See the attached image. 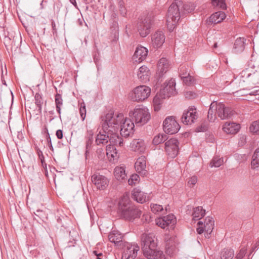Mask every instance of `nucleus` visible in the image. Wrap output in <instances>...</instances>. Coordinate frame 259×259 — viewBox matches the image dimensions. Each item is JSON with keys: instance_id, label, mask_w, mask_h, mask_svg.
Masks as SVG:
<instances>
[{"instance_id": "f257e3e1", "label": "nucleus", "mask_w": 259, "mask_h": 259, "mask_svg": "<svg viewBox=\"0 0 259 259\" xmlns=\"http://www.w3.org/2000/svg\"><path fill=\"white\" fill-rule=\"evenodd\" d=\"M122 117L121 114L114 115L112 112L106 114L102 119V132L100 131L96 138L97 145H105L109 142L119 147L123 146V139L118 134V121Z\"/></svg>"}, {"instance_id": "f03ea898", "label": "nucleus", "mask_w": 259, "mask_h": 259, "mask_svg": "<svg viewBox=\"0 0 259 259\" xmlns=\"http://www.w3.org/2000/svg\"><path fill=\"white\" fill-rule=\"evenodd\" d=\"M195 7L191 3L184 4L181 0H175L169 6L166 15V23L169 31H172L177 24L187 14L192 12Z\"/></svg>"}, {"instance_id": "7ed1b4c3", "label": "nucleus", "mask_w": 259, "mask_h": 259, "mask_svg": "<svg viewBox=\"0 0 259 259\" xmlns=\"http://www.w3.org/2000/svg\"><path fill=\"white\" fill-rule=\"evenodd\" d=\"M117 213L121 218L129 221H133L141 215V211L132 203L127 194H123L119 199Z\"/></svg>"}, {"instance_id": "20e7f679", "label": "nucleus", "mask_w": 259, "mask_h": 259, "mask_svg": "<svg viewBox=\"0 0 259 259\" xmlns=\"http://www.w3.org/2000/svg\"><path fill=\"white\" fill-rule=\"evenodd\" d=\"M175 85V80L173 78L164 83L159 92L156 94L153 99V103L155 110H158L159 109V106L162 103L163 100L168 98L176 94Z\"/></svg>"}, {"instance_id": "39448f33", "label": "nucleus", "mask_w": 259, "mask_h": 259, "mask_svg": "<svg viewBox=\"0 0 259 259\" xmlns=\"http://www.w3.org/2000/svg\"><path fill=\"white\" fill-rule=\"evenodd\" d=\"M129 116L138 125L146 124L150 118V114L147 108L144 107H137L129 113Z\"/></svg>"}, {"instance_id": "423d86ee", "label": "nucleus", "mask_w": 259, "mask_h": 259, "mask_svg": "<svg viewBox=\"0 0 259 259\" xmlns=\"http://www.w3.org/2000/svg\"><path fill=\"white\" fill-rule=\"evenodd\" d=\"M157 239L153 233L143 234L141 236L142 249L144 255L154 253L157 247Z\"/></svg>"}, {"instance_id": "0eeeda50", "label": "nucleus", "mask_w": 259, "mask_h": 259, "mask_svg": "<svg viewBox=\"0 0 259 259\" xmlns=\"http://www.w3.org/2000/svg\"><path fill=\"white\" fill-rule=\"evenodd\" d=\"M154 21V17L152 14L147 15L144 18H141L138 23V30L142 37H146L150 32Z\"/></svg>"}, {"instance_id": "6e6552de", "label": "nucleus", "mask_w": 259, "mask_h": 259, "mask_svg": "<svg viewBox=\"0 0 259 259\" xmlns=\"http://www.w3.org/2000/svg\"><path fill=\"white\" fill-rule=\"evenodd\" d=\"M117 114H121L122 117L118 121L119 127H120V135L121 137H128L132 135L134 131V121L131 119L124 118L123 115L122 113H118L114 114V115Z\"/></svg>"}, {"instance_id": "1a4fd4ad", "label": "nucleus", "mask_w": 259, "mask_h": 259, "mask_svg": "<svg viewBox=\"0 0 259 259\" xmlns=\"http://www.w3.org/2000/svg\"><path fill=\"white\" fill-rule=\"evenodd\" d=\"M151 89L146 85H140L135 88L131 95L134 101H142L146 99L150 95Z\"/></svg>"}, {"instance_id": "9d476101", "label": "nucleus", "mask_w": 259, "mask_h": 259, "mask_svg": "<svg viewBox=\"0 0 259 259\" xmlns=\"http://www.w3.org/2000/svg\"><path fill=\"white\" fill-rule=\"evenodd\" d=\"M163 128L166 134L172 135L179 131L180 126L174 117L169 116L163 121Z\"/></svg>"}, {"instance_id": "9b49d317", "label": "nucleus", "mask_w": 259, "mask_h": 259, "mask_svg": "<svg viewBox=\"0 0 259 259\" xmlns=\"http://www.w3.org/2000/svg\"><path fill=\"white\" fill-rule=\"evenodd\" d=\"M179 141L177 139L171 138L165 143V151L168 156L175 158L179 152Z\"/></svg>"}, {"instance_id": "f8f14e48", "label": "nucleus", "mask_w": 259, "mask_h": 259, "mask_svg": "<svg viewBox=\"0 0 259 259\" xmlns=\"http://www.w3.org/2000/svg\"><path fill=\"white\" fill-rule=\"evenodd\" d=\"M198 118L196 108L194 106H190L187 111H185L181 117L182 122L187 125L191 124Z\"/></svg>"}, {"instance_id": "ddd939ff", "label": "nucleus", "mask_w": 259, "mask_h": 259, "mask_svg": "<svg viewBox=\"0 0 259 259\" xmlns=\"http://www.w3.org/2000/svg\"><path fill=\"white\" fill-rule=\"evenodd\" d=\"M139 247L135 244L126 243L123 247L122 259H135L137 255Z\"/></svg>"}, {"instance_id": "4468645a", "label": "nucleus", "mask_w": 259, "mask_h": 259, "mask_svg": "<svg viewBox=\"0 0 259 259\" xmlns=\"http://www.w3.org/2000/svg\"><path fill=\"white\" fill-rule=\"evenodd\" d=\"M176 223V219L172 214H169L161 218H159L156 222V224L161 228H169L174 229Z\"/></svg>"}, {"instance_id": "2eb2a0df", "label": "nucleus", "mask_w": 259, "mask_h": 259, "mask_svg": "<svg viewBox=\"0 0 259 259\" xmlns=\"http://www.w3.org/2000/svg\"><path fill=\"white\" fill-rule=\"evenodd\" d=\"M217 114L221 119L230 118L234 114V111L230 107H226L222 103H217Z\"/></svg>"}, {"instance_id": "dca6fc26", "label": "nucleus", "mask_w": 259, "mask_h": 259, "mask_svg": "<svg viewBox=\"0 0 259 259\" xmlns=\"http://www.w3.org/2000/svg\"><path fill=\"white\" fill-rule=\"evenodd\" d=\"M92 182L98 189L104 190L107 186V179L100 174H94L92 176Z\"/></svg>"}, {"instance_id": "f3484780", "label": "nucleus", "mask_w": 259, "mask_h": 259, "mask_svg": "<svg viewBox=\"0 0 259 259\" xmlns=\"http://www.w3.org/2000/svg\"><path fill=\"white\" fill-rule=\"evenodd\" d=\"M148 53V49L141 46H138L133 56L132 59L134 62L140 63L145 60Z\"/></svg>"}, {"instance_id": "a211bd4d", "label": "nucleus", "mask_w": 259, "mask_h": 259, "mask_svg": "<svg viewBox=\"0 0 259 259\" xmlns=\"http://www.w3.org/2000/svg\"><path fill=\"white\" fill-rule=\"evenodd\" d=\"M165 37L162 31H157L151 36L152 46L157 49L162 46L164 42Z\"/></svg>"}, {"instance_id": "6ab92c4d", "label": "nucleus", "mask_w": 259, "mask_h": 259, "mask_svg": "<svg viewBox=\"0 0 259 259\" xmlns=\"http://www.w3.org/2000/svg\"><path fill=\"white\" fill-rule=\"evenodd\" d=\"M169 66L168 62L166 58H162L159 60L157 64L159 77L158 78L157 84L161 82V80L160 78L162 77L163 74L166 73L168 70Z\"/></svg>"}, {"instance_id": "aec40b11", "label": "nucleus", "mask_w": 259, "mask_h": 259, "mask_svg": "<svg viewBox=\"0 0 259 259\" xmlns=\"http://www.w3.org/2000/svg\"><path fill=\"white\" fill-rule=\"evenodd\" d=\"M132 196L133 199L140 203H143L149 200V197L147 194L141 191L138 188L134 189L132 192Z\"/></svg>"}, {"instance_id": "412c9836", "label": "nucleus", "mask_w": 259, "mask_h": 259, "mask_svg": "<svg viewBox=\"0 0 259 259\" xmlns=\"http://www.w3.org/2000/svg\"><path fill=\"white\" fill-rule=\"evenodd\" d=\"M146 166V158L145 156H141L137 159L135 162L136 171L143 176L146 175L147 171L145 170Z\"/></svg>"}, {"instance_id": "4be33fe9", "label": "nucleus", "mask_w": 259, "mask_h": 259, "mask_svg": "<svg viewBox=\"0 0 259 259\" xmlns=\"http://www.w3.org/2000/svg\"><path fill=\"white\" fill-rule=\"evenodd\" d=\"M226 15L224 12L222 11H218L212 14L209 18L207 20V23L208 25H211L212 24H217L221 22L225 19Z\"/></svg>"}, {"instance_id": "5701e85b", "label": "nucleus", "mask_w": 259, "mask_h": 259, "mask_svg": "<svg viewBox=\"0 0 259 259\" xmlns=\"http://www.w3.org/2000/svg\"><path fill=\"white\" fill-rule=\"evenodd\" d=\"M240 125L234 122H226L224 125L223 129L224 131L228 134H235L240 130Z\"/></svg>"}, {"instance_id": "b1692460", "label": "nucleus", "mask_w": 259, "mask_h": 259, "mask_svg": "<svg viewBox=\"0 0 259 259\" xmlns=\"http://www.w3.org/2000/svg\"><path fill=\"white\" fill-rule=\"evenodd\" d=\"M149 70L147 66L143 65L139 69L137 73L139 79L143 82H146L149 80Z\"/></svg>"}, {"instance_id": "393cba45", "label": "nucleus", "mask_w": 259, "mask_h": 259, "mask_svg": "<svg viewBox=\"0 0 259 259\" xmlns=\"http://www.w3.org/2000/svg\"><path fill=\"white\" fill-rule=\"evenodd\" d=\"M205 229V236L206 238H209V235L213 229L214 221L212 218L207 217L205 218L203 223Z\"/></svg>"}, {"instance_id": "a878e982", "label": "nucleus", "mask_w": 259, "mask_h": 259, "mask_svg": "<svg viewBox=\"0 0 259 259\" xmlns=\"http://www.w3.org/2000/svg\"><path fill=\"white\" fill-rule=\"evenodd\" d=\"M244 38L239 37L235 41L233 52L234 53L238 54L242 52L245 48V41Z\"/></svg>"}, {"instance_id": "bb28decb", "label": "nucleus", "mask_w": 259, "mask_h": 259, "mask_svg": "<svg viewBox=\"0 0 259 259\" xmlns=\"http://www.w3.org/2000/svg\"><path fill=\"white\" fill-rule=\"evenodd\" d=\"M217 103L212 102L209 107L207 118L209 121L213 122L217 118Z\"/></svg>"}, {"instance_id": "cd10ccee", "label": "nucleus", "mask_w": 259, "mask_h": 259, "mask_svg": "<svg viewBox=\"0 0 259 259\" xmlns=\"http://www.w3.org/2000/svg\"><path fill=\"white\" fill-rule=\"evenodd\" d=\"M131 147L135 151L143 152L145 150L144 141L141 139H134L131 143Z\"/></svg>"}, {"instance_id": "c85d7f7f", "label": "nucleus", "mask_w": 259, "mask_h": 259, "mask_svg": "<svg viewBox=\"0 0 259 259\" xmlns=\"http://www.w3.org/2000/svg\"><path fill=\"white\" fill-rule=\"evenodd\" d=\"M122 235L118 231H113L108 235L109 240L111 242L117 244L122 240Z\"/></svg>"}, {"instance_id": "c756f323", "label": "nucleus", "mask_w": 259, "mask_h": 259, "mask_svg": "<svg viewBox=\"0 0 259 259\" xmlns=\"http://www.w3.org/2000/svg\"><path fill=\"white\" fill-rule=\"evenodd\" d=\"M114 175L118 181L124 180L126 177L124 166H117L114 170Z\"/></svg>"}, {"instance_id": "7c9ffc66", "label": "nucleus", "mask_w": 259, "mask_h": 259, "mask_svg": "<svg viewBox=\"0 0 259 259\" xmlns=\"http://www.w3.org/2000/svg\"><path fill=\"white\" fill-rule=\"evenodd\" d=\"M88 136L87 137L86 145H85V158H87L88 154L90 153V151L91 149L92 144L94 140L93 132L92 131L88 132Z\"/></svg>"}, {"instance_id": "2f4dec72", "label": "nucleus", "mask_w": 259, "mask_h": 259, "mask_svg": "<svg viewBox=\"0 0 259 259\" xmlns=\"http://www.w3.org/2000/svg\"><path fill=\"white\" fill-rule=\"evenodd\" d=\"M251 167L253 169H259V148L255 150L252 155Z\"/></svg>"}, {"instance_id": "473e14b6", "label": "nucleus", "mask_w": 259, "mask_h": 259, "mask_svg": "<svg viewBox=\"0 0 259 259\" xmlns=\"http://www.w3.org/2000/svg\"><path fill=\"white\" fill-rule=\"evenodd\" d=\"M234 255V251L231 248H224L220 253L221 259H232Z\"/></svg>"}, {"instance_id": "72a5a7b5", "label": "nucleus", "mask_w": 259, "mask_h": 259, "mask_svg": "<svg viewBox=\"0 0 259 259\" xmlns=\"http://www.w3.org/2000/svg\"><path fill=\"white\" fill-rule=\"evenodd\" d=\"M205 214V210L202 209L201 206H198L194 209L192 215L193 219L196 220H200Z\"/></svg>"}, {"instance_id": "f704fd0d", "label": "nucleus", "mask_w": 259, "mask_h": 259, "mask_svg": "<svg viewBox=\"0 0 259 259\" xmlns=\"http://www.w3.org/2000/svg\"><path fill=\"white\" fill-rule=\"evenodd\" d=\"M177 251V247L171 240H169L166 243L165 252L170 255H172Z\"/></svg>"}, {"instance_id": "c9c22d12", "label": "nucleus", "mask_w": 259, "mask_h": 259, "mask_svg": "<svg viewBox=\"0 0 259 259\" xmlns=\"http://www.w3.org/2000/svg\"><path fill=\"white\" fill-rule=\"evenodd\" d=\"M154 253H150L148 255H145L148 259H165V255L161 251L154 249Z\"/></svg>"}, {"instance_id": "e433bc0d", "label": "nucleus", "mask_w": 259, "mask_h": 259, "mask_svg": "<svg viewBox=\"0 0 259 259\" xmlns=\"http://www.w3.org/2000/svg\"><path fill=\"white\" fill-rule=\"evenodd\" d=\"M55 102L56 104V110L57 112L59 113L60 119H61V106L63 105V99L60 94H57L56 95Z\"/></svg>"}, {"instance_id": "4c0bfd02", "label": "nucleus", "mask_w": 259, "mask_h": 259, "mask_svg": "<svg viewBox=\"0 0 259 259\" xmlns=\"http://www.w3.org/2000/svg\"><path fill=\"white\" fill-rule=\"evenodd\" d=\"M167 136L164 134H159L155 136L153 140V144L157 145L166 141Z\"/></svg>"}, {"instance_id": "58836bf2", "label": "nucleus", "mask_w": 259, "mask_h": 259, "mask_svg": "<svg viewBox=\"0 0 259 259\" xmlns=\"http://www.w3.org/2000/svg\"><path fill=\"white\" fill-rule=\"evenodd\" d=\"M211 5L216 9L225 10L227 8L225 0H211Z\"/></svg>"}, {"instance_id": "ea45409f", "label": "nucleus", "mask_w": 259, "mask_h": 259, "mask_svg": "<svg viewBox=\"0 0 259 259\" xmlns=\"http://www.w3.org/2000/svg\"><path fill=\"white\" fill-rule=\"evenodd\" d=\"M224 160L223 158L214 156L211 160L209 165L210 167H218L223 164Z\"/></svg>"}, {"instance_id": "a19ab883", "label": "nucleus", "mask_w": 259, "mask_h": 259, "mask_svg": "<svg viewBox=\"0 0 259 259\" xmlns=\"http://www.w3.org/2000/svg\"><path fill=\"white\" fill-rule=\"evenodd\" d=\"M249 66L251 68H258L259 67V57L256 55H252L250 60L249 61Z\"/></svg>"}, {"instance_id": "79ce46f5", "label": "nucleus", "mask_w": 259, "mask_h": 259, "mask_svg": "<svg viewBox=\"0 0 259 259\" xmlns=\"http://www.w3.org/2000/svg\"><path fill=\"white\" fill-rule=\"evenodd\" d=\"M34 98L35 103L38 108V111L40 113L41 112V105L42 104L41 96L39 93H36L35 95Z\"/></svg>"}, {"instance_id": "37998d69", "label": "nucleus", "mask_w": 259, "mask_h": 259, "mask_svg": "<svg viewBox=\"0 0 259 259\" xmlns=\"http://www.w3.org/2000/svg\"><path fill=\"white\" fill-rule=\"evenodd\" d=\"M249 130L253 134H259V120L253 121L250 125Z\"/></svg>"}, {"instance_id": "c03bdc74", "label": "nucleus", "mask_w": 259, "mask_h": 259, "mask_svg": "<svg viewBox=\"0 0 259 259\" xmlns=\"http://www.w3.org/2000/svg\"><path fill=\"white\" fill-rule=\"evenodd\" d=\"M188 66L187 67L185 65L181 66L180 68L179 75L182 79L186 78V77L188 75V74H190V73L188 72Z\"/></svg>"}, {"instance_id": "a18cd8bd", "label": "nucleus", "mask_w": 259, "mask_h": 259, "mask_svg": "<svg viewBox=\"0 0 259 259\" xmlns=\"http://www.w3.org/2000/svg\"><path fill=\"white\" fill-rule=\"evenodd\" d=\"M139 176L137 174L132 175L128 181V184L130 185L136 184L137 183L139 182Z\"/></svg>"}, {"instance_id": "49530a36", "label": "nucleus", "mask_w": 259, "mask_h": 259, "mask_svg": "<svg viewBox=\"0 0 259 259\" xmlns=\"http://www.w3.org/2000/svg\"><path fill=\"white\" fill-rule=\"evenodd\" d=\"M79 113L82 120H84L86 115V108L84 103L80 104Z\"/></svg>"}, {"instance_id": "de8ad7c7", "label": "nucleus", "mask_w": 259, "mask_h": 259, "mask_svg": "<svg viewBox=\"0 0 259 259\" xmlns=\"http://www.w3.org/2000/svg\"><path fill=\"white\" fill-rule=\"evenodd\" d=\"M150 207L151 211L154 213L161 211L163 209L162 205L157 204H151Z\"/></svg>"}, {"instance_id": "09e8293b", "label": "nucleus", "mask_w": 259, "mask_h": 259, "mask_svg": "<svg viewBox=\"0 0 259 259\" xmlns=\"http://www.w3.org/2000/svg\"><path fill=\"white\" fill-rule=\"evenodd\" d=\"M182 80L184 83L187 85H191L194 81L193 77L190 74H188L186 78L182 79Z\"/></svg>"}, {"instance_id": "8fccbe9b", "label": "nucleus", "mask_w": 259, "mask_h": 259, "mask_svg": "<svg viewBox=\"0 0 259 259\" xmlns=\"http://www.w3.org/2000/svg\"><path fill=\"white\" fill-rule=\"evenodd\" d=\"M198 227L197 228V232L199 234H202L205 231V229L203 225V223L202 221H199L197 223Z\"/></svg>"}, {"instance_id": "3c124183", "label": "nucleus", "mask_w": 259, "mask_h": 259, "mask_svg": "<svg viewBox=\"0 0 259 259\" xmlns=\"http://www.w3.org/2000/svg\"><path fill=\"white\" fill-rule=\"evenodd\" d=\"M197 182V178L196 176L192 177L188 182V185L190 187H193Z\"/></svg>"}, {"instance_id": "603ef678", "label": "nucleus", "mask_w": 259, "mask_h": 259, "mask_svg": "<svg viewBox=\"0 0 259 259\" xmlns=\"http://www.w3.org/2000/svg\"><path fill=\"white\" fill-rule=\"evenodd\" d=\"M36 153L38 155V158L40 160L41 164H44V162L45 161V158L42 153V152L38 148L36 147L35 148Z\"/></svg>"}, {"instance_id": "864d4df0", "label": "nucleus", "mask_w": 259, "mask_h": 259, "mask_svg": "<svg viewBox=\"0 0 259 259\" xmlns=\"http://www.w3.org/2000/svg\"><path fill=\"white\" fill-rule=\"evenodd\" d=\"M246 249L242 248L236 256V259H242L246 253Z\"/></svg>"}, {"instance_id": "5fc2aeb1", "label": "nucleus", "mask_w": 259, "mask_h": 259, "mask_svg": "<svg viewBox=\"0 0 259 259\" xmlns=\"http://www.w3.org/2000/svg\"><path fill=\"white\" fill-rule=\"evenodd\" d=\"M46 130H47V142H48V146H49L50 149L51 151H54V149H53V146H52V144L51 139V138L50 137L48 131V130L47 128H46Z\"/></svg>"}, {"instance_id": "6e6d98bb", "label": "nucleus", "mask_w": 259, "mask_h": 259, "mask_svg": "<svg viewBox=\"0 0 259 259\" xmlns=\"http://www.w3.org/2000/svg\"><path fill=\"white\" fill-rule=\"evenodd\" d=\"M185 97L188 99H194L196 97V94L191 91L186 92L185 94Z\"/></svg>"}, {"instance_id": "4d7b16f0", "label": "nucleus", "mask_w": 259, "mask_h": 259, "mask_svg": "<svg viewBox=\"0 0 259 259\" xmlns=\"http://www.w3.org/2000/svg\"><path fill=\"white\" fill-rule=\"evenodd\" d=\"M115 145L111 144L110 143V144H108L106 146V153L107 155H110L111 153V150L113 149ZM116 146H119V145H116Z\"/></svg>"}, {"instance_id": "13d9d810", "label": "nucleus", "mask_w": 259, "mask_h": 259, "mask_svg": "<svg viewBox=\"0 0 259 259\" xmlns=\"http://www.w3.org/2000/svg\"><path fill=\"white\" fill-rule=\"evenodd\" d=\"M197 132H205L207 130V126L205 124H202L196 128Z\"/></svg>"}, {"instance_id": "bf43d9fd", "label": "nucleus", "mask_w": 259, "mask_h": 259, "mask_svg": "<svg viewBox=\"0 0 259 259\" xmlns=\"http://www.w3.org/2000/svg\"><path fill=\"white\" fill-rule=\"evenodd\" d=\"M56 135L58 139H62L63 138V131L61 130H58L56 131Z\"/></svg>"}, {"instance_id": "052dcab7", "label": "nucleus", "mask_w": 259, "mask_h": 259, "mask_svg": "<svg viewBox=\"0 0 259 259\" xmlns=\"http://www.w3.org/2000/svg\"><path fill=\"white\" fill-rule=\"evenodd\" d=\"M117 150H116V149L115 148V147H114L113 148V149H112V150H111V153L110 154V155H111V157H115V156H116L117 155Z\"/></svg>"}, {"instance_id": "680f3d73", "label": "nucleus", "mask_w": 259, "mask_h": 259, "mask_svg": "<svg viewBox=\"0 0 259 259\" xmlns=\"http://www.w3.org/2000/svg\"><path fill=\"white\" fill-rule=\"evenodd\" d=\"M119 11L121 15L125 16L126 14V10L124 7L119 8Z\"/></svg>"}, {"instance_id": "e2e57ef3", "label": "nucleus", "mask_w": 259, "mask_h": 259, "mask_svg": "<svg viewBox=\"0 0 259 259\" xmlns=\"http://www.w3.org/2000/svg\"><path fill=\"white\" fill-rule=\"evenodd\" d=\"M249 94L251 96L259 95V89L253 91L251 92Z\"/></svg>"}, {"instance_id": "0e129e2a", "label": "nucleus", "mask_w": 259, "mask_h": 259, "mask_svg": "<svg viewBox=\"0 0 259 259\" xmlns=\"http://www.w3.org/2000/svg\"><path fill=\"white\" fill-rule=\"evenodd\" d=\"M117 1L119 8L124 7V2L122 0H117Z\"/></svg>"}, {"instance_id": "69168bd1", "label": "nucleus", "mask_w": 259, "mask_h": 259, "mask_svg": "<svg viewBox=\"0 0 259 259\" xmlns=\"http://www.w3.org/2000/svg\"><path fill=\"white\" fill-rule=\"evenodd\" d=\"M259 247V240L255 243V244L252 247V250L253 251L257 249L258 247Z\"/></svg>"}, {"instance_id": "338daca9", "label": "nucleus", "mask_w": 259, "mask_h": 259, "mask_svg": "<svg viewBox=\"0 0 259 259\" xmlns=\"http://www.w3.org/2000/svg\"><path fill=\"white\" fill-rule=\"evenodd\" d=\"M70 3L76 8H77V4L75 0H69Z\"/></svg>"}, {"instance_id": "774afa93", "label": "nucleus", "mask_w": 259, "mask_h": 259, "mask_svg": "<svg viewBox=\"0 0 259 259\" xmlns=\"http://www.w3.org/2000/svg\"><path fill=\"white\" fill-rule=\"evenodd\" d=\"M94 253H95V254L96 256H102V253H98L97 251H94Z\"/></svg>"}]
</instances>
